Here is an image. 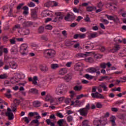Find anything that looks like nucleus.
<instances>
[{"label":"nucleus","instance_id":"obj_44","mask_svg":"<svg viewBox=\"0 0 126 126\" xmlns=\"http://www.w3.org/2000/svg\"><path fill=\"white\" fill-rule=\"evenodd\" d=\"M98 94H99V93L96 92L95 93H92L91 95L93 98H97Z\"/></svg>","mask_w":126,"mask_h":126},{"label":"nucleus","instance_id":"obj_51","mask_svg":"<svg viewBox=\"0 0 126 126\" xmlns=\"http://www.w3.org/2000/svg\"><path fill=\"white\" fill-rule=\"evenodd\" d=\"M79 36L80 39H83L84 38H85V37H86V33L79 34Z\"/></svg>","mask_w":126,"mask_h":126},{"label":"nucleus","instance_id":"obj_2","mask_svg":"<svg viewBox=\"0 0 126 126\" xmlns=\"http://www.w3.org/2000/svg\"><path fill=\"white\" fill-rule=\"evenodd\" d=\"M44 55L45 58H54L56 56V51L53 49H47L45 50L44 52Z\"/></svg>","mask_w":126,"mask_h":126},{"label":"nucleus","instance_id":"obj_26","mask_svg":"<svg viewBox=\"0 0 126 126\" xmlns=\"http://www.w3.org/2000/svg\"><path fill=\"white\" fill-rule=\"evenodd\" d=\"M104 79H106L107 80H110V79H112V78L107 76H104L101 77L99 79V81H103V80H104Z\"/></svg>","mask_w":126,"mask_h":126},{"label":"nucleus","instance_id":"obj_1","mask_svg":"<svg viewBox=\"0 0 126 126\" xmlns=\"http://www.w3.org/2000/svg\"><path fill=\"white\" fill-rule=\"evenodd\" d=\"M55 16H53L51 18H47L45 20V23H48L49 21H52V22H59L61 20L63 19V13L61 12H56L55 13Z\"/></svg>","mask_w":126,"mask_h":126},{"label":"nucleus","instance_id":"obj_38","mask_svg":"<svg viewBox=\"0 0 126 126\" xmlns=\"http://www.w3.org/2000/svg\"><path fill=\"white\" fill-rule=\"evenodd\" d=\"M57 100L58 101V104H60V103H62L63 102V100H64V97L59 96L57 97Z\"/></svg>","mask_w":126,"mask_h":126},{"label":"nucleus","instance_id":"obj_59","mask_svg":"<svg viewBox=\"0 0 126 126\" xmlns=\"http://www.w3.org/2000/svg\"><path fill=\"white\" fill-rule=\"evenodd\" d=\"M72 64V62H69L66 63V66L67 67H70L71 66V64Z\"/></svg>","mask_w":126,"mask_h":126},{"label":"nucleus","instance_id":"obj_35","mask_svg":"<svg viewBox=\"0 0 126 126\" xmlns=\"http://www.w3.org/2000/svg\"><path fill=\"white\" fill-rule=\"evenodd\" d=\"M24 9V14H25V15H27L28 14V11L29 10V8L27 6H24L23 7Z\"/></svg>","mask_w":126,"mask_h":126},{"label":"nucleus","instance_id":"obj_60","mask_svg":"<svg viewBox=\"0 0 126 126\" xmlns=\"http://www.w3.org/2000/svg\"><path fill=\"white\" fill-rule=\"evenodd\" d=\"M24 121L27 123V124H29V119H28V117H24Z\"/></svg>","mask_w":126,"mask_h":126},{"label":"nucleus","instance_id":"obj_19","mask_svg":"<svg viewBox=\"0 0 126 126\" xmlns=\"http://www.w3.org/2000/svg\"><path fill=\"white\" fill-rule=\"evenodd\" d=\"M64 103H65V104H66V105H68V104H69V103H71V104H70L71 106L74 105V102L72 101L71 99H70L69 98H65L64 100Z\"/></svg>","mask_w":126,"mask_h":126},{"label":"nucleus","instance_id":"obj_54","mask_svg":"<svg viewBox=\"0 0 126 126\" xmlns=\"http://www.w3.org/2000/svg\"><path fill=\"white\" fill-rule=\"evenodd\" d=\"M44 27H40L38 29V32L39 33H43L44 32Z\"/></svg>","mask_w":126,"mask_h":126},{"label":"nucleus","instance_id":"obj_63","mask_svg":"<svg viewBox=\"0 0 126 126\" xmlns=\"http://www.w3.org/2000/svg\"><path fill=\"white\" fill-rule=\"evenodd\" d=\"M5 96L6 97H7V98H11V94H10L6 93V94H5Z\"/></svg>","mask_w":126,"mask_h":126},{"label":"nucleus","instance_id":"obj_17","mask_svg":"<svg viewBox=\"0 0 126 126\" xmlns=\"http://www.w3.org/2000/svg\"><path fill=\"white\" fill-rule=\"evenodd\" d=\"M105 16H106L108 20H114L115 21V20H119L118 17L116 15L110 16L109 15H105Z\"/></svg>","mask_w":126,"mask_h":126},{"label":"nucleus","instance_id":"obj_32","mask_svg":"<svg viewBox=\"0 0 126 126\" xmlns=\"http://www.w3.org/2000/svg\"><path fill=\"white\" fill-rule=\"evenodd\" d=\"M75 91H81L82 90V86H76L74 87Z\"/></svg>","mask_w":126,"mask_h":126},{"label":"nucleus","instance_id":"obj_13","mask_svg":"<svg viewBox=\"0 0 126 126\" xmlns=\"http://www.w3.org/2000/svg\"><path fill=\"white\" fill-rule=\"evenodd\" d=\"M23 28H22L21 26H20L19 24H17V25H15L13 27L12 30H13V31H15V30H17L18 33L20 34Z\"/></svg>","mask_w":126,"mask_h":126},{"label":"nucleus","instance_id":"obj_29","mask_svg":"<svg viewBox=\"0 0 126 126\" xmlns=\"http://www.w3.org/2000/svg\"><path fill=\"white\" fill-rule=\"evenodd\" d=\"M99 87H101V88H103L104 91H108V89H107V85H106V84L102 83L99 85Z\"/></svg>","mask_w":126,"mask_h":126},{"label":"nucleus","instance_id":"obj_18","mask_svg":"<svg viewBox=\"0 0 126 126\" xmlns=\"http://www.w3.org/2000/svg\"><path fill=\"white\" fill-rule=\"evenodd\" d=\"M51 105H59V101H58V97H52L51 101H50Z\"/></svg>","mask_w":126,"mask_h":126},{"label":"nucleus","instance_id":"obj_9","mask_svg":"<svg viewBox=\"0 0 126 126\" xmlns=\"http://www.w3.org/2000/svg\"><path fill=\"white\" fill-rule=\"evenodd\" d=\"M95 46V43H91L88 45H84L83 49L85 51H89V50H92Z\"/></svg>","mask_w":126,"mask_h":126},{"label":"nucleus","instance_id":"obj_21","mask_svg":"<svg viewBox=\"0 0 126 126\" xmlns=\"http://www.w3.org/2000/svg\"><path fill=\"white\" fill-rule=\"evenodd\" d=\"M98 36V33L97 32H93L92 33H90L88 37L89 39H93V38H96Z\"/></svg>","mask_w":126,"mask_h":126},{"label":"nucleus","instance_id":"obj_3","mask_svg":"<svg viewBox=\"0 0 126 126\" xmlns=\"http://www.w3.org/2000/svg\"><path fill=\"white\" fill-rule=\"evenodd\" d=\"M88 56H94V59H96V60H98V59H101L102 57V55L97 54H95L94 52H86L85 54H82V57L83 58H85Z\"/></svg>","mask_w":126,"mask_h":126},{"label":"nucleus","instance_id":"obj_16","mask_svg":"<svg viewBox=\"0 0 126 126\" xmlns=\"http://www.w3.org/2000/svg\"><path fill=\"white\" fill-rule=\"evenodd\" d=\"M52 99H53V96H52V94H48L43 98V100L45 102H51V101H52Z\"/></svg>","mask_w":126,"mask_h":126},{"label":"nucleus","instance_id":"obj_62","mask_svg":"<svg viewBox=\"0 0 126 126\" xmlns=\"http://www.w3.org/2000/svg\"><path fill=\"white\" fill-rule=\"evenodd\" d=\"M88 125V120H85L83 122V126H87Z\"/></svg>","mask_w":126,"mask_h":126},{"label":"nucleus","instance_id":"obj_56","mask_svg":"<svg viewBox=\"0 0 126 126\" xmlns=\"http://www.w3.org/2000/svg\"><path fill=\"white\" fill-rule=\"evenodd\" d=\"M96 106L97 108H102V107H103V105L100 102L96 103Z\"/></svg>","mask_w":126,"mask_h":126},{"label":"nucleus","instance_id":"obj_55","mask_svg":"<svg viewBox=\"0 0 126 126\" xmlns=\"http://www.w3.org/2000/svg\"><path fill=\"white\" fill-rule=\"evenodd\" d=\"M107 6H109L111 9H116L117 7L116 6H113L111 3L107 4Z\"/></svg>","mask_w":126,"mask_h":126},{"label":"nucleus","instance_id":"obj_14","mask_svg":"<svg viewBox=\"0 0 126 126\" xmlns=\"http://www.w3.org/2000/svg\"><path fill=\"white\" fill-rule=\"evenodd\" d=\"M30 33V31L29 30L23 28L22 29V31L20 32V35H22L23 36H24L25 35H29V34Z\"/></svg>","mask_w":126,"mask_h":126},{"label":"nucleus","instance_id":"obj_37","mask_svg":"<svg viewBox=\"0 0 126 126\" xmlns=\"http://www.w3.org/2000/svg\"><path fill=\"white\" fill-rule=\"evenodd\" d=\"M30 93H33V94H37L38 90L35 89H32L29 91Z\"/></svg>","mask_w":126,"mask_h":126},{"label":"nucleus","instance_id":"obj_10","mask_svg":"<svg viewBox=\"0 0 126 126\" xmlns=\"http://www.w3.org/2000/svg\"><path fill=\"white\" fill-rule=\"evenodd\" d=\"M80 113L81 116H84L85 117L87 116V114H88V111L85 108H81L77 111Z\"/></svg>","mask_w":126,"mask_h":126},{"label":"nucleus","instance_id":"obj_45","mask_svg":"<svg viewBox=\"0 0 126 126\" xmlns=\"http://www.w3.org/2000/svg\"><path fill=\"white\" fill-rule=\"evenodd\" d=\"M67 121L69 123H70V122H72L73 121V117L71 116H69L67 118Z\"/></svg>","mask_w":126,"mask_h":126},{"label":"nucleus","instance_id":"obj_52","mask_svg":"<svg viewBox=\"0 0 126 126\" xmlns=\"http://www.w3.org/2000/svg\"><path fill=\"white\" fill-rule=\"evenodd\" d=\"M45 29H46L47 30H52V29H53V27H52L51 25H47L45 27Z\"/></svg>","mask_w":126,"mask_h":126},{"label":"nucleus","instance_id":"obj_30","mask_svg":"<svg viewBox=\"0 0 126 126\" xmlns=\"http://www.w3.org/2000/svg\"><path fill=\"white\" fill-rule=\"evenodd\" d=\"M31 16L32 18H33V19L37 18V12H36V10H32V11Z\"/></svg>","mask_w":126,"mask_h":126},{"label":"nucleus","instance_id":"obj_12","mask_svg":"<svg viewBox=\"0 0 126 126\" xmlns=\"http://www.w3.org/2000/svg\"><path fill=\"white\" fill-rule=\"evenodd\" d=\"M106 123L103 124V122L101 120H98L97 119H95L94 121V125L95 126H105Z\"/></svg>","mask_w":126,"mask_h":126},{"label":"nucleus","instance_id":"obj_23","mask_svg":"<svg viewBox=\"0 0 126 126\" xmlns=\"http://www.w3.org/2000/svg\"><path fill=\"white\" fill-rule=\"evenodd\" d=\"M88 72H89L90 73H95L96 71H97V69L96 68L94 67H91L88 69L87 70Z\"/></svg>","mask_w":126,"mask_h":126},{"label":"nucleus","instance_id":"obj_25","mask_svg":"<svg viewBox=\"0 0 126 126\" xmlns=\"http://www.w3.org/2000/svg\"><path fill=\"white\" fill-rule=\"evenodd\" d=\"M64 19L66 21H71V20H73L74 18H71V16L69 14H67L65 17Z\"/></svg>","mask_w":126,"mask_h":126},{"label":"nucleus","instance_id":"obj_27","mask_svg":"<svg viewBox=\"0 0 126 126\" xmlns=\"http://www.w3.org/2000/svg\"><path fill=\"white\" fill-rule=\"evenodd\" d=\"M114 41L117 43H122L123 42V37L122 36H117L114 39Z\"/></svg>","mask_w":126,"mask_h":126},{"label":"nucleus","instance_id":"obj_24","mask_svg":"<svg viewBox=\"0 0 126 126\" xmlns=\"http://www.w3.org/2000/svg\"><path fill=\"white\" fill-rule=\"evenodd\" d=\"M110 122L112 124V126H116V117L112 116L111 118H110Z\"/></svg>","mask_w":126,"mask_h":126},{"label":"nucleus","instance_id":"obj_6","mask_svg":"<svg viewBox=\"0 0 126 126\" xmlns=\"http://www.w3.org/2000/svg\"><path fill=\"white\" fill-rule=\"evenodd\" d=\"M58 2L55 1H48L44 3L45 7H53V6H58Z\"/></svg>","mask_w":126,"mask_h":126},{"label":"nucleus","instance_id":"obj_53","mask_svg":"<svg viewBox=\"0 0 126 126\" xmlns=\"http://www.w3.org/2000/svg\"><path fill=\"white\" fill-rule=\"evenodd\" d=\"M101 68H106L107 67L106 63H101L100 64Z\"/></svg>","mask_w":126,"mask_h":126},{"label":"nucleus","instance_id":"obj_47","mask_svg":"<svg viewBox=\"0 0 126 126\" xmlns=\"http://www.w3.org/2000/svg\"><path fill=\"white\" fill-rule=\"evenodd\" d=\"M98 49L99 51H100V52H105V51L106 50V48H105L104 46H99Z\"/></svg>","mask_w":126,"mask_h":126},{"label":"nucleus","instance_id":"obj_48","mask_svg":"<svg viewBox=\"0 0 126 126\" xmlns=\"http://www.w3.org/2000/svg\"><path fill=\"white\" fill-rule=\"evenodd\" d=\"M16 42V41H15V37L10 39V43L11 44V45H14V44H15Z\"/></svg>","mask_w":126,"mask_h":126},{"label":"nucleus","instance_id":"obj_36","mask_svg":"<svg viewBox=\"0 0 126 126\" xmlns=\"http://www.w3.org/2000/svg\"><path fill=\"white\" fill-rule=\"evenodd\" d=\"M38 80V77L35 76L33 77V79H32V84H34V85H37V81Z\"/></svg>","mask_w":126,"mask_h":126},{"label":"nucleus","instance_id":"obj_15","mask_svg":"<svg viewBox=\"0 0 126 126\" xmlns=\"http://www.w3.org/2000/svg\"><path fill=\"white\" fill-rule=\"evenodd\" d=\"M42 15L44 17L46 16H49V15H53V12L49 10L43 11L42 12Z\"/></svg>","mask_w":126,"mask_h":126},{"label":"nucleus","instance_id":"obj_4","mask_svg":"<svg viewBox=\"0 0 126 126\" xmlns=\"http://www.w3.org/2000/svg\"><path fill=\"white\" fill-rule=\"evenodd\" d=\"M27 49H28V45L26 43H23L20 46V53L22 55V56H26L27 55V53H26V51H27Z\"/></svg>","mask_w":126,"mask_h":126},{"label":"nucleus","instance_id":"obj_57","mask_svg":"<svg viewBox=\"0 0 126 126\" xmlns=\"http://www.w3.org/2000/svg\"><path fill=\"white\" fill-rule=\"evenodd\" d=\"M14 103L15 105H19V104H20V101L18 99H15L14 100Z\"/></svg>","mask_w":126,"mask_h":126},{"label":"nucleus","instance_id":"obj_33","mask_svg":"<svg viewBox=\"0 0 126 126\" xmlns=\"http://www.w3.org/2000/svg\"><path fill=\"white\" fill-rule=\"evenodd\" d=\"M97 9V8L96 7H92V6H88L87 8V11H93V10H96Z\"/></svg>","mask_w":126,"mask_h":126},{"label":"nucleus","instance_id":"obj_61","mask_svg":"<svg viewBox=\"0 0 126 126\" xmlns=\"http://www.w3.org/2000/svg\"><path fill=\"white\" fill-rule=\"evenodd\" d=\"M62 34L64 37H66L67 36V33H66V31H63L62 32Z\"/></svg>","mask_w":126,"mask_h":126},{"label":"nucleus","instance_id":"obj_22","mask_svg":"<svg viewBox=\"0 0 126 126\" xmlns=\"http://www.w3.org/2000/svg\"><path fill=\"white\" fill-rule=\"evenodd\" d=\"M10 52L12 55H16V54H17V52H18L17 47L13 46V47H12Z\"/></svg>","mask_w":126,"mask_h":126},{"label":"nucleus","instance_id":"obj_28","mask_svg":"<svg viewBox=\"0 0 126 126\" xmlns=\"http://www.w3.org/2000/svg\"><path fill=\"white\" fill-rule=\"evenodd\" d=\"M120 48L121 47H120V45H115L113 48V49L111 50V52L112 53H115V52H118V51H119V50H120Z\"/></svg>","mask_w":126,"mask_h":126},{"label":"nucleus","instance_id":"obj_49","mask_svg":"<svg viewBox=\"0 0 126 126\" xmlns=\"http://www.w3.org/2000/svg\"><path fill=\"white\" fill-rule=\"evenodd\" d=\"M28 5L30 7H35V3H33V2H30L28 3Z\"/></svg>","mask_w":126,"mask_h":126},{"label":"nucleus","instance_id":"obj_39","mask_svg":"<svg viewBox=\"0 0 126 126\" xmlns=\"http://www.w3.org/2000/svg\"><path fill=\"white\" fill-rule=\"evenodd\" d=\"M32 24V23L31 22H25L23 24V26H24L25 27H27L28 26H30Z\"/></svg>","mask_w":126,"mask_h":126},{"label":"nucleus","instance_id":"obj_40","mask_svg":"<svg viewBox=\"0 0 126 126\" xmlns=\"http://www.w3.org/2000/svg\"><path fill=\"white\" fill-rule=\"evenodd\" d=\"M8 77L7 74H3L0 75V79H6Z\"/></svg>","mask_w":126,"mask_h":126},{"label":"nucleus","instance_id":"obj_5","mask_svg":"<svg viewBox=\"0 0 126 126\" xmlns=\"http://www.w3.org/2000/svg\"><path fill=\"white\" fill-rule=\"evenodd\" d=\"M63 86L59 85L56 89L55 93L57 95H61L63 93Z\"/></svg>","mask_w":126,"mask_h":126},{"label":"nucleus","instance_id":"obj_43","mask_svg":"<svg viewBox=\"0 0 126 126\" xmlns=\"http://www.w3.org/2000/svg\"><path fill=\"white\" fill-rule=\"evenodd\" d=\"M80 64L76 63L74 66V68L75 70H79V68L80 67Z\"/></svg>","mask_w":126,"mask_h":126},{"label":"nucleus","instance_id":"obj_41","mask_svg":"<svg viewBox=\"0 0 126 126\" xmlns=\"http://www.w3.org/2000/svg\"><path fill=\"white\" fill-rule=\"evenodd\" d=\"M86 62H87L88 63H94V60L93 59V58L89 57L86 59Z\"/></svg>","mask_w":126,"mask_h":126},{"label":"nucleus","instance_id":"obj_42","mask_svg":"<svg viewBox=\"0 0 126 126\" xmlns=\"http://www.w3.org/2000/svg\"><path fill=\"white\" fill-rule=\"evenodd\" d=\"M36 115H38V112H30L29 113V115L30 117H34V116H36Z\"/></svg>","mask_w":126,"mask_h":126},{"label":"nucleus","instance_id":"obj_34","mask_svg":"<svg viewBox=\"0 0 126 126\" xmlns=\"http://www.w3.org/2000/svg\"><path fill=\"white\" fill-rule=\"evenodd\" d=\"M59 67H60V66L58 64L53 63L51 64L52 69H57V68H59Z\"/></svg>","mask_w":126,"mask_h":126},{"label":"nucleus","instance_id":"obj_11","mask_svg":"<svg viewBox=\"0 0 126 126\" xmlns=\"http://www.w3.org/2000/svg\"><path fill=\"white\" fill-rule=\"evenodd\" d=\"M39 67L40 70L44 72H46L49 70V67H48V66L43 64H39Z\"/></svg>","mask_w":126,"mask_h":126},{"label":"nucleus","instance_id":"obj_64","mask_svg":"<svg viewBox=\"0 0 126 126\" xmlns=\"http://www.w3.org/2000/svg\"><path fill=\"white\" fill-rule=\"evenodd\" d=\"M57 117H59V118H63V114L61 113H57Z\"/></svg>","mask_w":126,"mask_h":126},{"label":"nucleus","instance_id":"obj_50","mask_svg":"<svg viewBox=\"0 0 126 126\" xmlns=\"http://www.w3.org/2000/svg\"><path fill=\"white\" fill-rule=\"evenodd\" d=\"M32 123L33 124H36V126H38L40 125V123H39V121L37 119H35L32 121Z\"/></svg>","mask_w":126,"mask_h":126},{"label":"nucleus","instance_id":"obj_7","mask_svg":"<svg viewBox=\"0 0 126 126\" xmlns=\"http://www.w3.org/2000/svg\"><path fill=\"white\" fill-rule=\"evenodd\" d=\"M6 116L8 117L9 121H11L13 119H14V116L13 115V113H12L11 109H10V108H7V111L6 113Z\"/></svg>","mask_w":126,"mask_h":126},{"label":"nucleus","instance_id":"obj_31","mask_svg":"<svg viewBox=\"0 0 126 126\" xmlns=\"http://www.w3.org/2000/svg\"><path fill=\"white\" fill-rule=\"evenodd\" d=\"M33 105L34 107H40V106H41V102L38 100L35 101L34 102H33Z\"/></svg>","mask_w":126,"mask_h":126},{"label":"nucleus","instance_id":"obj_46","mask_svg":"<svg viewBox=\"0 0 126 126\" xmlns=\"http://www.w3.org/2000/svg\"><path fill=\"white\" fill-rule=\"evenodd\" d=\"M2 40L4 43H6L8 41V37L7 36H4L2 38Z\"/></svg>","mask_w":126,"mask_h":126},{"label":"nucleus","instance_id":"obj_58","mask_svg":"<svg viewBox=\"0 0 126 126\" xmlns=\"http://www.w3.org/2000/svg\"><path fill=\"white\" fill-rule=\"evenodd\" d=\"M99 99H105V97H104V96H103V94H97V97Z\"/></svg>","mask_w":126,"mask_h":126},{"label":"nucleus","instance_id":"obj_8","mask_svg":"<svg viewBox=\"0 0 126 126\" xmlns=\"http://www.w3.org/2000/svg\"><path fill=\"white\" fill-rule=\"evenodd\" d=\"M9 67L12 68V69H17L18 67V64H17V63L14 61L9 62Z\"/></svg>","mask_w":126,"mask_h":126},{"label":"nucleus","instance_id":"obj_20","mask_svg":"<svg viewBox=\"0 0 126 126\" xmlns=\"http://www.w3.org/2000/svg\"><path fill=\"white\" fill-rule=\"evenodd\" d=\"M67 72V70L66 69V68H62L59 70V73L60 75H64V74H65V73H66Z\"/></svg>","mask_w":126,"mask_h":126}]
</instances>
